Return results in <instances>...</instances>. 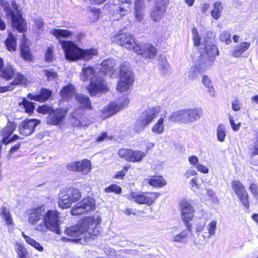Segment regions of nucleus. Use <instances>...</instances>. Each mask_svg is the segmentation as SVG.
<instances>
[{"label":"nucleus","mask_w":258,"mask_h":258,"mask_svg":"<svg viewBox=\"0 0 258 258\" xmlns=\"http://www.w3.org/2000/svg\"><path fill=\"white\" fill-rule=\"evenodd\" d=\"M207 223V220L206 218L197 217L195 220L194 227L196 232H201L205 229Z\"/></svg>","instance_id":"58836bf2"},{"label":"nucleus","mask_w":258,"mask_h":258,"mask_svg":"<svg viewBox=\"0 0 258 258\" xmlns=\"http://www.w3.org/2000/svg\"><path fill=\"white\" fill-rule=\"evenodd\" d=\"M120 79L117 85V90L120 92L127 91L134 82V76L127 63L120 66Z\"/></svg>","instance_id":"1a4fd4ad"},{"label":"nucleus","mask_w":258,"mask_h":258,"mask_svg":"<svg viewBox=\"0 0 258 258\" xmlns=\"http://www.w3.org/2000/svg\"><path fill=\"white\" fill-rule=\"evenodd\" d=\"M197 174V172L195 170L188 169L183 174V176L185 179H188L192 176L196 175Z\"/></svg>","instance_id":"0e129e2a"},{"label":"nucleus","mask_w":258,"mask_h":258,"mask_svg":"<svg viewBox=\"0 0 258 258\" xmlns=\"http://www.w3.org/2000/svg\"><path fill=\"white\" fill-rule=\"evenodd\" d=\"M23 104L27 113L30 114L33 112L35 108L33 103L29 102L26 99H24L23 101Z\"/></svg>","instance_id":"603ef678"},{"label":"nucleus","mask_w":258,"mask_h":258,"mask_svg":"<svg viewBox=\"0 0 258 258\" xmlns=\"http://www.w3.org/2000/svg\"><path fill=\"white\" fill-rule=\"evenodd\" d=\"M50 110V108L46 105H42L41 106H39L37 109L38 112L43 114H45L47 113V112L49 113L50 112H51Z\"/></svg>","instance_id":"69168bd1"},{"label":"nucleus","mask_w":258,"mask_h":258,"mask_svg":"<svg viewBox=\"0 0 258 258\" xmlns=\"http://www.w3.org/2000/svg\"><path fill=\"white\" fill-rule=\"evenodd\" d=\"M203 84L207 89V92L212 96L215 97L216 95L215 90L213 87V82L209 77L203 75L202 78Z\"/></svg>","instance_id":"473e14b6"},{"label":"nucleus","mask_w":258,"mask_h":258,"mask_svg":"<svg viewBox=\"0 0 258 258\" xmlns=\"http://www.w3.org/2000/svg\"><path fill=\"white\" fill-rule=\"evenodd\" d=\"M222 9L223 7L221 2H215L213 5V9L211 13L212 17L216 20L218 19L221 15Z\"/></svg>","instance_id":"79ce46f5"},{"label":"nucleus","mask_w":258,"mask_h":258,"mask_svg":"<svg viewBox=\"0 0 258 258\" xmlns=\"http://www.w3.org/2000/svg\"><path fill=\"white\" fill-rule=\"evenodd\" d=\"M80 78L84 81L90 79V84L88 90L91 95H94L97 92L105 91L107 89L104 80L99 77L96 71L91 67L82 68Z\"/></svg>","instance_id":"20e7f679"},{"label":"nucleus","mask_w":258,"mask_h":258,"mask_svg":"<svg viewBox=\"0 0 258 258\" xmlns=\"http://www.w3.org/2000/svg\"><path fill=\"white\" fill-rule=\"evenodd\" d=\"M53 49L51 47H49L45 55V60L47 62L52 61L53 59Z\"/></svg>","instance_id":"5fc2aeb1"},{"label":"nucleus","mask_w":258,"mask_h":258,"mask_svg":"<svg viewBox=\"0 0 258 258\" xmlns=\"http://www.w3.org/2000/svg\"><path fill=\"white\" fill-rule=\"evenodd\" d=\"M229 119L232 130L235 132L239 130L241 126V123H235L233 118L231 116H229Z\"/></svg>","instance_id":"6e6d98bb"},{"label":"nucleus","mask_w":258,"mask_h":258,"mask_svg":"<svg viewBox=\"0 0 258 258\" xmlns=\"http://www.w3.org/2000/svg\"><path fill=\"white\" fill-rule=\"evenodd\" d=\"M97 50L96 49H82L81 56L80 59L88 61L92 59L94 56L97 55Z\"/></svg>","instance_id":"4c0bfd02"},{"label":"nucleus","mask_w":258,"mask_h":258,"mask_svg":"<svg viewBox=\"0 0 258 258\" xmlns=\"http://www.w3.org/2000/svg\"><path fill=\"white\" fill-rule=\"evenodd\" d=\"M67 168L69 171L78 172L83 175H87L91 171L92 164L90 160L83 159L81 161L69 163Z\"/></svg>","instance_id":"f3484780"},{"label":"nucleus","mask_w":258,"mask_h":258,"mask_svg":"<svg viewBox=\"0 0 258 258\" xmlns=\"http://www.w3.org/2000/svg\"><path fill=\"white\" fill-rule=\"evenodd\" d=\"M76 100L78 101L79 107L89 109H91V104L89 97L86 95L82 94H77L75 95Z\"/></svg>","instance_id":"c756f323"},{"label":"nucleus","mask_w":258,"mask_h":258,"mask_svg":"<svg viewBox=\"0 0 258 258\" xmlns=\"http://www.w3.org/2000/svg\"><path fill=\"white\" fill-rule=\"evenodd\" d=\"M137 48L136 52L146 58L153 59L156 56L157 49L151 44L140 42Z\"/></svg>","instance_id":"6ab92c4d"},{"label":"nucleus","mask_w":258,"mask_h":258,"mask_svg":"<svg viewBox=\"0 0 258 258\" xmlns=\"http://www.w3.org/2000/svg\"><path fill=\"white\" fill-rule=\"evenodd\" d=\"M161 112V107L156 106L149 108L143 111L139 117L135 124L136 131H142L146 126L150 124L155 117Z\"/></svg>","instance_id":"6e6552de"},{"label":"nucleus","mask_w":258,"mask_h":258,"mask_svg":"<svg viewBox=\"0 0 258 258\" xmlns=\"http://www.w3.org/2000/svg\"><path fill=\"white\" fill-rule=\"evenodd\" d=\"M0 215L2 217L6 225H11L14 223L10 212L7 210L6 207L4 206L0 209Z\"/></svg>","instance_id":"a19ab883"},{"label":"nucleus","mask_w":258,"mask_h":258,"mask_svg":"<svg viewBox=\"0 0 258 258\" xmlns=\"http://www.w3.org/2000/svg\"><path fill=\"white\" fill-rule=\"evenodd\" d=\"M75 88L72 85L64 86L60 91V95L64 100L70 98L75 93Z\"/></svg>","instance_id":"c9c22d12"},{"label":"nucleus","mask_w":258,"mask_h":258,"mask_svg":"<svg viewBox=\"0 0 258 258\" xmlns=\"http://www.w3.org/2000/svg\"><path fill=\"white\" fill-rule=\"evenodd\" d=\"M21 143H19L13 146L11 148L8 155L9 159H10L12 157L13 155L19 149Z\"/></svg>","instance_id":"4d7b16f0"},{"label":"nucleus","mask_w":258,"mask_h":258,"mask_svg":"<svg viewBox=\"0 0 258 258\" xmlns=\"http://www.w3.org/2000/svg\"><path fill=\"white\" fill-rule=\"evenodd\" d=\"M204 51H201V54L197 61L194 62L189 72V77L192 79L197 78L199 74L212 66V62L219 51L217 46L212 44L209 40H205Z\"/></svg>","instance_id":"7ed1b4c3"},{"label":"nucleus","mask_w":258,"mask_h":258,"mask_svg":"<svg viewBox=\"0 0 258 258\" xmlns=\"http://www.w3.org/2000/svg\"><path fill=\"white\" fill-rule=\"evenodd\" d=\"M232 188L239 198L243 205L249 208L248 196L243 184L238 180H234L231 183Z\"/></svg>","instance_id":"a211bd4d"},{"label":"nucleus","mask_w":258,"mask_h":258,"mask_svg":"<svg viewBox=\"0 0 258 258\" xmlns=\"http://www.w3.org/2000/svg\"><path fill=\"white\" fill-rule=\"evenodd\" d=\"M159 193L154 192H131L127 195L130 201L140 205L151 206L159 197Z\"/></svg>","instance_id":"9d476101"},{"label":"nucleus","mask_w":258,"mask_h":258,"mask_svg":"<svg viewBox=\"0 0 258 258\" xmlns=\"http://www.w3.org/2000/svg\"><path fill=\"white\" fill-rule=\"evenodd\" d=\"M116 63L113 59H107L104 60L101 63V68H99L100 71L105 74H109L111 75L114 71V67Z\"/></svg>","instance_id":"cd10ccee"},{"label":"nucleus","mask_w":258,"mask_h":258,"mask_svg":"<svg viewBox=\"0 0 258 258\" xmlns=\"http://www.w3.org/2000/svg\"><path fill=\"white\" fill-rule=\"evenodd\" d=\"M66 113V110L60 108L51 111L47 117V122L52 125L59 124L63 121Z\"/></svg>","instance_id":"412c9836"},{"label":"nucleus","mask_w":258,"mask_h":258,"mask_svg":"<svg viewBox=\"0 0 258 258\" xmlns=\"http://www.w3.org/2000/svg\"><path fill=\"white\" fill-rule=\"evenodd\" d=\"M165 114L162 115L157 120V122L152 126V131L157 134H161L164 131V121Z\"/></svg>","instance_id":"e433bc0d"},{"label":"nucleus","mask_w":258,"mask_h":258,"mask_svg":"<svg viewBox=\"0 0 258 258\" xmlns=\"http://www.w3.org/2000/svg\"><path fill=\"white\" fill-rule=\"evenodd\" d=\"M22 235L24 238L26 242L34 247L35 249L39 251V252H42L44 250L43 247L40 244V243L36 241L32 237L26 235L24 232L22 233Z\"/></svg>","instance_id":"72a5a7b5"},{"label":"nucleus","mask_w":258,"mask_h":258,"mask_svg":"<svg viewBox=\"0 0 258 258\" xmlns=\"http://www.w3.org/2000/svg\"><path fill=\"white\" fill-rule=\"evenodd\" d=\"M111 138L109 137L106 133H103L100 136L97 138V141L100 142L104 141L105 140H110Z\"/></svg>","instance_id":"774afa93"},{"label":"nucleus","mask_w":258,"mask_h":258,"mask_svg":"<svg viewBox=\"0 0 258 258\" xmlns=\"http://www.w3.org/2000/svg\"><path fill=\"white\" fill-rule=\"evenodd\" d=\"M105 190L106 192H114L116 194H119L121 193V188L116 184H112L106 188Z\"/></svg>","instance_id":"864d4df0"},{"label":"nucleus","mask_w":258,"mask_h":258,"mask_svg":"<svg viewBox=\"0 0 258 258\" xmlns=\"http://www.w3.org/2000/svg\"><path fill=\"white\" fill-rule=\"evenodd\" d=\"M145 4H134V16L138 22H141L145 15Z\"/></svg>","instance_id":"2f4dec72"},{"label":"nucleus","mask_w":258,"mask_h":258,"mask_svg":"<svg viewBox=\"0 0 258 258\" xmlns=\"http://www.w3.org/2000/svg\"><path fill=\"white\" fill-rule=\"evenodd\" d=\"M4 7L5 11L7 17H10L12 20L13 27L15 28L19 32L25 31L26 28V23L22 18L19 7L15 1H12V7L16 11L17 14L15 15L14 12L10 8V5L4 1L1 3Z\"/></svg>","instance_id":"423d86ee"},{"label":"nucleus","mask_w":258,"mask_h":258,"mask_svg":"<svg viewBox=\"0 0 258 258\" xmlns=\"http://www.w3.org/2000/svg\"><path fill=\"white\" fill-rule=\"evenodd\" d=\"M21 55L26 60H31L33 58L32 54L29 49L27 40L24 34L23 35L21 40Z\"/></svg>","instance_id":"393cba45"},{"label":"nucleus","mask_w":258,"mask_h":258,"mask_svg":"<svg viewBox=\"0 0 258 258\" xmlns=\"http://www.w3.org/2000/svg\"><path fill=\"white\" fill-rule=\"evenodd\" d=\"M180 208L182 220L184 222L186 228L191 231L192 225L189 223L194 217L195 210L190 202L182 200L180 203Z\"/></svg>","instance_id":"4468645a"},{"label":"nucleus","mask_w":258,"mask_h":258,"mask_svg":"<svg viewBox=\"0 0 258 258\" xmlns=\"http://www.w3.org/2000/svg\"><path fill=\"white\" fill-rule=\"evenodd\" d=\"M98 219H96L94 217L85 218L83 221L75 226L67 228L64 233L69 237L63 236L61 240L63 242H78L79 237L81 234L85 233V238L89 239L98 233L96 229L99 224Z\"/></svg>","instance_id":"f03ea898"},{"label":"nucleus","mask_w":258,"mask_h":258,"mask_svg":"<svg viewBox=\"0 0 258 258\" xmlns=\"http://www.w3.org/2000/svg\"><path fill=\"white\" fill-rule=\"evenodd\" d=\"M116 9L121 17L124 16L128 12V10L121 7L116 6Z\"/></svg>","instance_id":"338daca9"},{"label":"nucleus","mask_w":258,"mask_h":258,"mask_svg":"<svg viewBox=\"0 0 258 258\" xmlns=\"http://www.w3.org/2000/svg\"><path fill=\"white\" fill-rule=\"evenodd\" d=\"M250 45V43L249 42H242L236 45L231 51L232 55L236 58L241 56L242 54L248 49Z\"/></svg>","instance_id":"bb28decb"},{"label":"nucleus","mask_w":258,"mask_h":258,"mask_svg":"<svg viewBox=\"0 0 258 258\" xmlns=\"http://www.w3.org/2000/svg\"><path fill=\"white\" fill-rule=\"evenodd\" d=\"M50 33L54 36L55 38L59 41L61 38H68L71 37L73 35V32L67 29H53L50 30Z\"/></svg>","instance_id":"7c9ffc66"},{"label":"nucleus","mask_w":258,"mask_h":258,"mask_svg":"<svg viewBox=\"0 0 258 258\" xmlns=\"http://www.w3.org/2000/svg\"><path fill=\"white\" fill-rule=\"evenodd\" d=\"M220 40L225 42L226 44H230L231 43V34L229 31H223L219 36Z\"/></svg>","instance_id":"09e8293b"},{"label":"nucleus","mask_w":258,"mask_h":258,"mask_svg":"<svg viewBox=\"0 0 258 258\" xmlns=\"http://www.w3.org/2000/svg\"><path fill=\"white\" fill-rule=\"evenodd\" d=\"M202 115L200 108H190L178 110L172 113L169 118L172 121L190 123L200 119Z\"/></svg>","instance_id":"39448f33"},{"label":"nucleus","mask_w":258,"mask_h":258,"mask_svg":"<svg viewBox=\"0 0 258 258\" xmlns=\"http://www.w3.org/2000/svg\"><path fill=\"white\" fill-rule=\"evenodd\" d=\"M13 81L12 82L11 84L14 87L15 85H26L28 83V80L26 77L21 73L16 71Z\"/></svg>","instance_id":"ea45409f"},{"label":"nucleus","mask_w":258,"mask_h":258,"mask_svg":"<svg viewBox=\"0 0 258 258\" xmlns=\"http://www.w3.org/2000/svg\"><path fill=\"white\" fill-rule=\"evenodd\" d=\"M40 121L35 119L25 120L19 126V131L21 134L27 136L30 135L34 131Z\"/></svg>","instance_id":"aec40b11"},{"label":"nucleus","mask_w":258,"mask_h":258,"mask_svg":"<svg viewBox=\"0 0 258 258\" xmlns=\"http://www.w3.org/2000/svg\"><path fill=\"white\" fill-rule=\"evenodd\" d=\"M144 183L156 187H163L166 184L165 179L162 176H154L146 178L144 179Z\"/></svg>","instance_id":"c85d7f7f"},{"label":"nucleus","mask_w":258,"mask_h":258,"mask_svg":"<svg viewBox=\"0 0 258 258\" xmlns=\"http://www.w3.org/2000/svg\"><path fill=\"white\" fill-rule=\"evenodd\" d=\"M196 168L198 171L203 173L207 174L209 172V168L207 166L200 163Z\"/></svg>","instance_id":"680f3d73"},{"label":"nucleus","mask_w":258,"mask_h":258,"mask_svg":"<svg viewBox=\"0 0 258 258\" xmlns=\"http://www.w3.org/2000/svg\"><path fill=\"white\" fill-rule=\"evenodd\" d=\"M17 127V124L14 121H8L6 126L0 131V136L3 137L2 143H7V140L12 135Z\"/></svg>","instance_id":"5701e85b"},{"label":"nucleus","mask_w":258,"mask_h":258,"mask_svg":"<svg viewBox=\"0 0 258 258\" xmlns=\"http://www.w3.org/2000/svg\"><path fill=\"white\" fill-rule=\"evenodd\" d=\"M28 223L36 226V231L44 234L48 230L57 234H61L60 229L59 213L55 210H46L45 207H34L27 210Z\"/></svg>","instance_id":"f257e3e1"},{"label":"nucleus","mask_w":258,"mask_h":258,"mask_svg":"<svg viewBox=\"0 0 258 258\" xmlns=\"http://www.w3.org/2000/svg\"><path fill=\"white\" fill-rule=\"evenodd\" d=\"M190 232L187 228L181 231L179 233L176 232V229L173 230L170 233L171 236L170 241L172 242L179 243H184Z\"/></svg>","instance_id":"b1692460"},{"label":"nucleus","mask_w":258,"mask_h":258,"mask_svg":"<svg viewBox=\"0 0 258 258\" xmlns=\"http://www.w3.org/2000/svg\"><path fill=\"white\" fill-rule=\"evenodd\" d=\"M95 202L93 198H86L78 203L71 210L73 215H79L86 214L94 210L95 208Z\"/></svg>","instance_id":"2eb2a0df"},{"label":"nucleus","mask_w":258,"mask_h":258,"mask_svg":"<svg viewBox=\"0 0 258 258\" xmlns=\"http://www.w3.org/2000/svg\"><path fill=\"white\" fill-rule=\"evenodd\" d=\"M216 134L217 140L220 142H223L226 135V127L223 124H220L217 127Z\"/></svg>","instance_id":"a18cd8bd"},{"label":"nucleus","mask_w":258,"mask_h":258,"mask_svg":"<svg viewBox=\"0 0 258 258\" xmlns=\"http://www.w3.org/2000/svg\"><path fill=\"white\" fill-rule=\"evenodd\" d=\"M129 103V100L126 96H123L118 100L111 102L102 110L101 117L105 119L110 117L122 109Z\"/></svg>","instance_id":"f8f14e48"},{"label":"nucleus","mask_w":258,"mask_h":258,"mask_svg":"<svg viewBox=\"0 0 258 258\" xmlns=\"http://www.w3.org/2000/svg\"><path fill=\"white\" fill-rule=\"evenodd\" d=\"M198 179L196 177L191 179L189 181V184L191 186L192 190L199 188V185L198 184Z\"/></svg>","instance_id":"e2e57ef3"},{"label":"nucleus","mask_w":258,"mask_h":258,"mask_svg":"<svg viewBox=\"0 0 258 258\" xmlns=\"http://www.w3.org/2000/svg\"><path fill=\"white\" fill-rule=\"evenodd\" d=\"M15 250L18 255L19 258L26 257L27 255V249L21 243H16L15 244Z\"/></svg>","instance_id":"de8ad7c7"},{"label":"nucleus","mask_w":258,"mask_h":258,"mask_svg":"<svg viewBox=\"0 0 258 258\" xmlns=\"http://www.w3.org/2000/svg\"><path fill=\"white\" fill-rule=\"evenodd\" d=\"M60 44L64 51L65 57L70 61L80 59L82 49L74 43L70 41H60Z\"/></svg>","instance_id":"ddd939ff"},{"label":"nucleus","mask_w":258,"mask_h":258,"mask_svg":"<svg viewBox=\"0 0 258 258\" xmlns=\"http://www.w3.org/2000/svg\"><path fill=\"white\" fill-rule=\"evenodd\" d=\"M130 162H139L146 156L147 154L140 150L134 151L132 150Z\"/></svg>","instance_id":"37998d69"},{"label":"nucleus","mask_w":258,"mask_h":258,"mask_svg":"<svg viewBox=\"0 0 258 258\" xmlns=\"http://www.w3.org/2000/svg\"><path fill=\"white\" fill-rule=\"evenodd\" d=\"M3 60L0 58V77L9 80L14 77L16 70L9 64L4 66Z\"/></svg>","instance_id":"4be33fe9"},{"label":"nucleus","mask_w":258,"mask_h":258,"mask_svg":"<svg viewBox=\"0 0 258 258\" xmlns=\"http://www.w3.org/2000/svg\"><path fill=\"white\" fill-rule=\"evenodd\" d=\"M251 151L252 156L258 155V136L253 143L252 148L251 149Z\"/></svg>","instance_id":"052dcab7"},{"label":"nucleus","mask_w":258,"mask_h":258,"mask_svg":"<svg viewBox=\"0 0 258 258\" xmlns=\"http://www.w3.org/2000/svg\"><path fill=\"white\" fill-rule=\"evenodd\" d=\"M188 160L190 164L195 167L199 164V158L195 155L189 156Z\"/></svg>","instance_id":"13d9d810"},{"label":"nucleus","mask_w":258,"mask_h":258,"mask_svg":"<svg viewBox=\"0 0 258 258\" xmlns=\"http://www.w3.org/2000/svg\"><path fill=\"white\" fill-rule=\"evenodd\" d=\"M132 149H121L118 151L119 156L124 160L130 161Z\"/></svg>","instance_id":"3c124183"},{"label":"nucleus","mask_w":258,"mask_h":258,"mask_svg":"<svg viewBox=\"0 0 258 258\" xmlns=\"http://www.w3.org/2000/svg\"><path fill=\"white\" fill-rule=\"evenodd\" d=\"M217 222L216 220H212L210 221L207 225L206 230L208 231L207 237L211 238L214 236L217 230Z\"/></svg>","instance_id":"49530a36"},{"label":"nucleus","mask_w":258,"mask_h":258,"mask_svg":"<svg viewBox=\"0 0 258 258\" xmlns=\"http://www.w3.org/2000/svg\"><path fill=\"white\" fill-rule=\"evenodd\" d=\"M42 73L49 80H53L58 78V74L53 69L44 70Z\"/></svg>","instance_id":"8fccbe9b"},{"label":"nucleus","mask_w":258,"mask_h":258,"mask_svg":"<svg viewBox=\"0 0 258 258\" xmlns=\"http://www.w3.org/2000/svg\"><path fill=\"white\" fill-rule=\"evenodd\" d=\"M249 189L251 192L255 197H258V186L255 183H251L249 185Z\"/></svg>","instance_id":"bf43d9fd"},{"label":"nucleus","mask_w":258,"mask_h":258,"mask_svg":"<svg viewBox=\"0 0 258 258\" xmlns=\"http://www.w3.org/2000/svg\"><path fill=\"white\" fill-rule=\"evenodd\" d=\"M5 44L8 50L10 51H15L16 48V39L11 33H9L7 39L5 41Z\"/></svg>","instance_id":"c03bdc74"},{"label":"nucleus","mask_w":258,"mask_h":258,"mask_svg":"<svg viewBox=\"0 0 258 258\" xmlns=\"http://www.w3.org/2000/svg\"><path fill=\"white\" fill-rule=\"evenodd\" d=\"M112 42L119 44L129 50L136 51L137 45L140 42H136L134 38L128 33L117 32L111 37Z\"/></svg>","instance_id":"9b49d317"},{"label":"nucleus","mask_w":258,"mask_h":258,"mask_svg":"<svg viewBox=\"0 0 258 258\" xmlns=\"http://www.w3.org/2000/svg\"><path fill=\"white\" fill-rule=\"evenodd\" d=\"M51 92L47 89H42L40 94H29L28 97L31 100H33L39 102H44L46 101L50 96Z\"/></svg>","instance_id":"a878e982"},{"label":"nucleus","mask_w":258,"mask_h":258,"mask_svg":"<svg viewBox=\"0 0 258 258\" xmlns=\"http://www.w3.org/2000/svg\"><path fill=\"white\" fill-rule=\"evenodd\" d=\"M81 197V192L76 188L63 189L58 195V206L62 209L69 208L73 203L79 200Z\"/></svg>","instance_id":"0eeeda50"},{"label":"nucleus","mask_w":258,"mask_h":258,"mask_svg":"<svg viewBox=\"0 0 258 258\" xmlns=\"http://www.w3.org/2000/svg\"><path fill=\"white\" fill-rule=\"evenodd\" d=\"M192 38L194 44L196 46H199L201 45L204 46L205 44V41L210 40L209 37H207V38L204 37V40H202L200 35L198 33L197 29L195 27L192 29Z\"/></svg>","instance_id":"f704fd0d"},{"label":"nucleus","mask_w":258,"mask_h":258,"mask_svg":"<svg viewBox=\"0 0 258 258\" xmlns=\"http://www.w3.org/2000/svg\"><path fill=\"white\" fill-rule=\"evenodd\" d=\"M169 0H155L154 7L150 12L153 21L159 22L163 18Z\"/></svg>","instance_id":"dca6fc26"}]
</instances>
